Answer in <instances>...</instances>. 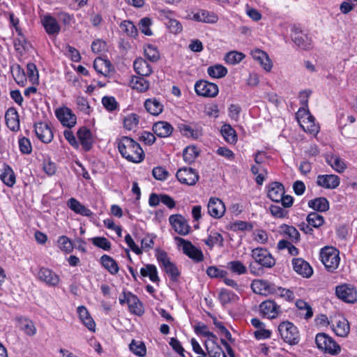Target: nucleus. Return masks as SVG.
Wrapping results in <instances>:
<instances>
[{
  "label": "nucleus",
  "instance_id": "nucleus-1",
  "mask_svg": "<svg viewBox=\"0 0 357 357\" xmlns=\"http://www.w3.org/2000/svg\"><path fill=\"white\" fill-rule=\"evenodd\" d=\"M118 149L123 158L134 163L144 159V152L140 145L130 137L123 136L118 141Z\"/></svg>",
  "mask_w": 357,
  "mask_h": 357
},
{
  "label": "nucleus",
  "instance_id": "nucleus-2",
  "mask_svg": "<svg viewBox=\"0 0 357 357\" xmlns=\"http://www.w3.org/2000/svg\"><path fill=\"white\" fill-rule=\"evenodd\" d=\"M321 261L326 270L333 272L340 264L339 251L333 247H325L320 251Z\"/></svg>",
  "mask_w": 357,
  "mask_h": 357
},
{
  "label": "nucleus",
  "instance_id": "nucleus-3",
  "mask_svg": "<svg viewBox=\"0 0 357 357\" xmlns=\"http://www.w3.org/2000/svg\"><path fill=\"white\" fill-rule=\"evenodd\" d=\"M282 339L290 345H296L300 341V334L297 327L289 321H283L278 326Z\"/></svg>",
  "mask_w": 357,
  "mask_h": 357
},
{
  "label": "nucleus",
  "instance_id": "nucleus-4",
  "mask_svg": "<svg viewBox=\"0 0 357 357\" xmlns=\"http://www.w3.org/2000/svg\"><path fill=\"white\" fill-rule=\"evenodd\" d=\"M315 342L319 349L330 354L335 355L340 352V347L325 333H318Z\"/></svg>",
  "mask_w": 357,
  "mask_h": 357
},
{
  "label": "nucleus",
  "instance_id": "nucleus-5",
  "mask_svg": "<svg viewBox=\"0 0 357 357\" xmlns=\"http://www.w3.org/2000/svg\"><path fill=\"white\" fill-rule=\"evenodd\" d=\"M175 240L178 242V245L182 248L183 253L188 257L197 262L204 260L202 250L194 246L190 241L178 236L175 237Z\"/></svg>",
  "mask_w": 357,
  "mask_h": 357
},
{
  "label": "nucleus",
  "instance_id": "nucleus-6",
  "mask_svg": "<svg viewBox=\"0 0 357 357\" xmlns=\"http://www.w3.org/2000/svg\"><path fill=\"white\" fill-rule=\"evenodd\" d=\"M252 259L265 268H272L275 264V261L271 254L266 250L261 248H257L252 250Z\"/></svg>",
  "mask_w": 357,
  "mask_h": 357
},
{
  "label": "nucleus",
  "instance_id": "nucleus-7",
  "mask_svg": "<svg viewBox=\"0 0 357 357\" xmlns=\"http://www.w3.org/2000/svg\"><path fill=\"white\" fill-rule=\"evenodd\" d=\"M195 90L198 96L211 98L215 97L219 92L218 85L202 79L195 83Z\"/></svg>",
  "mask_w": 357,
  "mask_h": 357
},
{
  "label": "nucleus",
  "instance_id": "nucleus-8",
  "mask_svg": "<svg viewBox=\"0 0 357 357\" xmlns=\"http://www.w3.org/2000/svg\"><path fill=\"white\" fill-rule=\"evenodd\" d=\"M178 181L183 184L194 185L199 180L198 173L191 167L179 169L176 174Z\"/></svg>",
  "mask_w": 357,
  "mask_h": 357
},
{
  "label": "nucleus",
  "instance_id": "nucleus-9",
  "mask_svg": "<svg viewBox=\"0 0 357 357\" xmlns=\"http://www.w3.org/2000/svg\"><path fill=\"white\" fill-rule=\"evenodd\" d=\"M170 225L174 231L181 236L187 235L190 230V227L187 220L180 214L172 215L169 218Z\"/></svg>",
  "mask_w": 357,
  "mask_h": 357
},
{
  "label": "nucleus",
  "instance_id": "nucleus-10",
  "mask_svg": "<svg viewBox=\"0 0 357 357\" xmlns=\"http://www.w3.org/2000/svg\"><path fill=\"white\" fill-rule=\"evenodd\" d=\"M34 130L37 137L43 143H50L54 137L52 128L46 123L38 122L34 124Z\"/></svg>",
  "mask_w": 357,
  "mask_h": 357
},
{
  "label": "nucleus",
  "instance_id": "nucleus-11",
  "mask_svg": "<svg viewBox=\"0 0 357 357\" xmlns=\"http://www.w3.org/2000/svg\"><path fill=\"white\" fill-rule=\"evenodd\" d=\"M335 294L339 298L346 303H354L357 301L356 291L347 284L337 286Z\"/></svg>",
  "mask_w": 357,
  "mask_h": 357
},
{
  "label": "nucleus",
  "instance_id": "nucleus-12",
  "mask_svg": "<svg viewBox=\"0 0 357 357\" xmlns=\"http://www.w3.org/2000/svg\"><path fill=\"white\" fill-rule=\"evenodd\" d=\"M252 290L258 294H273L275 284L265 280H254L251 284Z\"/></svg>",
  "mask_w": 357,
  "mask_h": 357
},
{
  "label": "nucleus",
  "instance_id": "nucleus-13",
  "mask_svg": "<svg viewBox=\"0 0 357 357\" xmlns=\"http://www.w3.org/2000/svg\"><path fill=\"white\" fill-rule=\"evenodd\" d=\"M55 114L61 124L64 126L71 128L76 123V116L73 114L72 111L67 108L63 107L56 110Z\"/></svg>",
  "mask_w": 357,
  "mask_h": 357
},
{
  "label": "nucleus",
  "instance_id": "nucleus-14",
  "mask_svg": "<svg viewBox=\"0 0 357 357\" xmlns=\"http://www.w3.org/2000/svg\"><path fill=\"white\" fill-rule=\"evenodd\" d=\"M261 313L269 319L276 318L280 312V307L274 301L267 300L259 305Z\"/></svg>",
  "mask_w": 357,
  "mask_h": 357
},
{
  "label": "nucleus",
  "instance_id": "nucleus-15",
  "mask_svg": "<svg viewBox=\"0 0 357 357\" xmlns=\"http://www.w3.org/2000/svg\"><path fill=\"white\" fill-rule=\"evenodd\" d=\"M38 279L48 286H56L60 281L59 277L51 269L41 268L38 273Z\"/></svg>",
  "mask_w": 357,
  "mask_h": 357
},
{
  "label": "nucleus",
  "instance_id": "nucleus-16",
  "mask_svg": "<svg viewBox=\"0 0 357 357\" xmlns=\"http://www.w3.org/2000/svg\"><path fill=\"white\" fill-rule=\"evenodd\" d=\"M208 212L214 218H220L225 213V206L218 198H211L208 204Z\"/></svg>",
  "mask_w": 357,
  "mask_h": 357
},
{
  "label": "nucleus",
  "instance_id": "nucleus-17",
  "mask_svg": "<svg viewBox=\"0 0 357 357\" xmlns=\"http://www.w3.org/2000/svg\"><path fill=\"white\" fill-rule=\"evenodd\" d=\"M284 193V188L281 183L272 182L267 186V196L274 202H280Z\"/></svg>",
  "mask_w": 357,
  "mask_h": 357
},
{
  "label": "nucleus",
  "instance_id": "nucleus-18",
  "mask_svg": "<svg viewBox=\"0 0 357 357\" xmlns=\"http://www.w3.org/2000/svg\"><path fill=\"white\" fill-rule=\"evenodd\" d=\"M340 178L334 174L319 175L317 184L326 189H335L340 185Z\"/></svg>",
  "mask_w": 357,
  "mask_h": 357
},
{
  "label": "nucleus",
  "instance_id": "nucleus-19",
  "mask_svg": "<svg viewBox=\"0 0 357 357\" xmlns=\"http://www.w3.org/2000/svg\"><path fill=\"white\" fill-rule=\"evenodd\" d=\"M41 22L48 35H57L60 32V25L57 20L51 15H47L43 16L41 20Z\"/></svg>",
  "mask_w": 357,
  "mask_h": 357
},
{
  "label": "nucleus",
  "instance_id": "nucleus-20",
  "mask_svg": "<svg viewBox=\"0 0 357 357\" xmlns=\"http://www.w3.org/2000/svg\"><path fill=\"white\" fill-rule=\"evenodd\" d=\"M294 270L304 278H310L313 270L310 265L301 258H296L292 260Z\"/></svg>",
  "mask_w": 357,
  "mask_h": 357
},
{
  "label": "nucleus",
  "instance_id": "nucleus-21",
  "mask_svg": "<svg viewBox=\"0 0 357 357\" xmlns=\"http://www.w3.org/2000/svg\"><path fill=\"white\" fill-rule=\"evenodd\" d=\"M78 139L85 151H89L93 146V138L91 131L86 127L80 128L77 131Z\"/></svg>",
  "mask_w": 357,
  "mask_h": 357
},
{
  "label": "nucleus",
  "instance_id": "nucleus-22",
  "mask_svg": "<svg viewBox=\"0 0 357 357\" xmlns=\"http://www.w3.org/2000/svg\"><path fill=\"white\" fill-rule=\"evenodd\" d=\"M291 39L298 47L303 50H310L312 47L311 38L297 29H295L291 34Z\"/></svg>",
  "mask_w": 357,
  "mask_h": 357
},
{
  "label": "nucleus",
  "instance_id": "nucleus-23",
  "mask_svg": "<svg viewBox=\"0 0 357 357\" xmlns=\"http://www.w3.org/2000/svg\"><path fill=\"white\" fill-rule=\"evenodd\" d=\"M5 121L8 128L12 131H17L20 129V119L17 111L13 108H9L5 114Z\"/></svg>",
  "mask_w": 357,
  "mask_h": 357
},
{
  "label": "nucleus",
  "instance_id": "nucleus-24",
  "mask_svg": "<svg viewBox=\"0 0 357 357\" xmlns=\"http://www.w3.org/2000/svg\"><path fill=\"white\" fill-rule=\"evenodd\" d=\"M251 55L255 60L257 61L259 63L261 66L266 71H271L273 67V63L271 59H269L268 54L265 52L259 49H256L251 52Z\"/></svg>",
  "mask_w": 357,
  "mask_h": 357
},
{
  "label": "nucleus",
  "instance_id": "nucleus-25",
  "mask_svg": "<svg viewBox=\"0 0 357 357\" xmlns=\"http://www.w3.org/2000/svg\"><path fill=\"white\" fill-rule=\"evenodd\" d=\"M177 128L183 135L188 137L196 139L202 135V128L195 126L193 127L191 125L181 123L178 124Z\"/></svg>",
  "mask_w": 357,
  "mask_h": 357
},
{
  "label": "nucleus",
  "instance_id": "nucleus-26",
  "mask_svg": "<svg viewBox=\"0 0 357 357\" xmlns=\"http://www.w3.org/2000/svg\"><path fill=\"white\" fill-rule=\"evenodd\" d=\"M93 68L98 73L101 74L104 77H108L113 70L111 62L102 58H96L94 60Z\"/></svg>",
  "mask_w": 357,
  "mask_h": 357
},
{
  "label": "nucleus",
  "instance_id": "nucleus-27",
  "mask_svg": "<svg viewBox=\"0 0 357 357\" xmlns=\"http://www.w3.org/2000/svg\"><path fill=\"white\" fill-rule=\"evenodd\" d=\"M333 330L340 337H347L350 331V326L348 320L342 317L335 320L333 324Z\"/></svg>",
  "mask_w": 357,
  "mask_h": 357
},
{
  "label": "nucleus",
  "instance_id": "nucleus-28",
  "mask_svg": "<svg viewBox=\"0 0 357 357\" xmlns=\"http://www.w3.org/2000/svg\"><path fill=\"white\" fill-rule=\"evenodd\" d=\"M67 205L70 210L77 214L86 217H90L93 215L92 211L89 208L82 204L75 198L72 197L69 199L67 202Z\"/></svg>",
  "mask_w": 357,
  "mask_h": 357
},
{
  "label": "nucleus",
  "instance_id": "nucleus-29",
  "mask_svg": "<svg viewBox=\"0 0 357 357\" xmlns=\"http://www.w3.org/2000/svg\"><path fill=\"white\" fill-rule=\"evenodd\" d=\"M153 131L159 137H167L172 133L173 127L167 121H158L153 124Z\"/></svg>",
  "mask_w": 357,
  "mask_h": 357
},
{
  "label": "nucleus",
  "instance_id": "nucleus-30",
  "mask_svg": "<svg viewBox=\"0 0 357 357\" xmlns=\"http://www.w3.org/2000/svg\"><path fill=\"white\" fill-rule=\"evenodd\" d=\"M128 306L129 311L137 316H141L144 313V308L142 303L137 296L131 292H128Z\"/></svg>",
  "mask_w": 357,
  "mask_h": 357
},
{
  "label": "nucleus",
  "instance_id": "nucleus-31",
  "mask_svg": "<svg viewBox=\"0 0 357 357\" xmlns=\"http://www.w3.org/2000/svg\"><path fill=\"white\" fill-rule=\"evenodd\" d=\"M192 19L197 22L215 23L218 21V16L212 12L206 10H200L193 15Z\"/></svg>",
  "mask_w": 357,
  "mask_h": 357
},
{
  "label": "nucleus",
  "instance_id": "nucleus-32",
  "mask_svg": "<svg viewBox=\"0 0 357 357\" xmlns=\"http://www.w3.org/2000/svg\"><path fill=\"white\" fill-rule=\"evenodd\" d=\"M135 72L140 76H149L152 73V69L147 61L142 58L135 59L133 63Z\"/></svg>",
  "mask_w": 357,
  "mask_h": 357
},
{
  "label": "nucleus",
  "instance_id": "nucleus-33",
  "mask_svg": "<svg viewBox=\"0 0 357 357\" xmlns=\"http://www.w3.org/2000/svg\"><path fill=\"white\" fill-rule=\"evenodd\" d=\"M280 232L284 236L289 238L291 243H297L300 241V234L293 226L285 224L282 225L280 226Z\"/></svg>",
  "mask_w": 357,
  "mask_h": 357
},
{
  "label": "nucleus",
  "instance_id": "nucleus-34",
  "mask_svg": "<svg viewBox=\"0 0 357 357\" xmlns=\"http://www.w3.org/2000/svg\"><path fill=\"white\" fill-rule=\"evenodd\" d=\"M144 107L146 111L153 116H158L162 113L163 105L156 98H149L144 102Z\"/></svg>",
  "mask_w": 357,
  "mask_h": 357
},
{
  "label": "nucleus",
  "instance_id": "nucleus-35",
  "mask_svg": "<svg viewBox=\"0 0 357 357\" xmlns=\"http://www.w3.org/2000/svg\"><path fill=\"white\" fill-rule=\"evenodd\" d=\"M308 206L317 212H326L329 209V202L325 197H321L308 202Z\"/></svg>",
  "mask_w": 357,
  "mask_h": 357
},
{
  "label": "nucleus",
  "instance_id": "nucleus-36",
  "mask_svg": "<svg viewBox=\"0 0 357 357\" xmlns=\"http://www.w3.org/2000/svg\"><path fill=\"white\" fill-rule=\"evenodd\" d=\"M129 84L130 87L139 92H144L149 88V82L144 76H133L131 77Z\"/></svg>",
  "mask_w": 357,
  "mask_h": 357
},
{
  "label": "nucleus",
  "instance_id": "nucleus-37",
  "mask_svg": "<svg viewBox=\"0 0 357 357\" xmlns=\"http://www.w3.org/2000/svg\"><path fill=\"white\" fill-rule=\"evenodd\" d=\"M11 73L15 81L18 85L21 86L26 85V75L24 69L19 64H15L11 66Z\"/></svg>",
  "mask_w": 357,
  "mask_h": 357
},
{
  "label": "nucleus",
  "instance_id": "nucleus-38",
  "mask_svg": "<svg viewBox=\"0 0 357 357\" xmlns=\"http://www.w3.org/2000/svg\"><path fill=\"white\" fill-rule=\"evenodd\" d=\"M100 262L102 266L107 269L112 275H116L119 270L116 261L111 257L104 255L100 258Z\"/></svg>",
  "mask_w": 357,
  "mask_h": 357
},
{
  "label": "nucleus",
  "instance_id": "nucleus-39",
  "mask_svg": "<svg viewBox=\"0 0 357 357\" xmlns=\"http://www.w3.org/2000/svg\"><path fill=\"white\" fill-rule=\"evenodd\" d=\"M0 178L6 185L12 187L15 183V175L13 169L8 165L5 166Z\"/></svg>",
  "mask_w": 357,
  "mask_h": 357
},
{
  "label": "nucleus",
  "instance_id": "nucleus-40",
  "mask_svg": "<svg viewBox=\"0 0 357 357\" xmlns=\"http://www.w3.org/2000/svg\"><path fill=\"white\" fill-rule=\"evenodd\" d=\"M140 273L143 277H149L153 282H158L160 279L158 276L157 268L155 265L147 264L140 269Z\"/></svg>",
  "mask_w": 357,
  "mask_h": 357
},
{
  "label": "nucleus",
  "instance_id": "nucleus-41",
  "mask_svg": "<svg viewBox=\"0 0 357 357\" xmlns=\"http://www.w3.org/2000/svg\"><path fill=\"white\" fill-rule=\"evenodd\" d=\"M208 75L213 78L220 79L227 74V69L220 64L209 66L207 69Z\"/></svg>",
  "mask_w": 357,
  "mask_h": 357
},
{
  "label": "nucleus",
  "instance_id": "nucleus-42",
  "mask_svg": "<svg viewBox=\"0 0 357 357\" xmlns=\"http://www.w3.org/2000/svg\"><path fill=\"white\" fill-rule=\"evenodd\" d=\"M221 133L225 139L229 144H234L237 141L235 130L230 125H224L221 128Z\"/></svg>",
  "mask_w": 357,
  "mask_h": 357
},
{
  "label": "nucleus",
  "instance_id": "nucleus-43",
  "mask_svg": "<svg viewBox=\"0 0 357 357\" xmlns=\"http://www.w3.org/2000/svg\"><path fill=\"white\" fill-rule=\"evenodd\" d=\"M224 238L222 236L216 231H211L207 239L204 240L205 244L209 248H213L215 245H223Z\"/></svg>",
  "mask_w": 357,
  "mask_h": 357
},
{
  "label": "nucleus",
  "instance_id": "nucleus-44",
  "mask_svg": "<svg viewBox=\"0 0 357 357\" xmlns=\"http://www.w3.org/2000/svg\"><path fill=\"white\" fill-rule=\"evenodd\" d=\"M306 221L312 227L319 228L324 225V218L317 212H311L307 215Z\"/></svg>",
  "mask_w": 357,
  "mask_h": 357
},
{
  "label": "nucleus",
  "instance_id": "nucleus-45",
  "mask_svg": "<svg viewBox=\"0 0 357 357\" xmlns=\"http://www.w3.org/2000/svg\"><path fill=\"white\" fill-rule=\"evenodd\" d=\"M130 350L136 356L143 357L146 354V349L144 343L141 341L133 340L129 344Z\"/></svg>",
  "mask_w": 357,
  "mask_h": 357
},
{
  "label": "nucleus",
  "instance_id": "nucleus-46",
  "mask_svg": "<svg viewBox=\"0 0 357 357\" xmlns=\"http://www.w3.org/2000/svg\"><path fill=\"white\" fill-rule=\"evenodd\" d=\"M20 328L29 336H33L36 333V328L32 321L26 319L20 320Z\"/></svg>",
  "mask_w": 357,
  "mask_h": 357
},
{
  "label": "nucleus",
  "instance_id": "nucleus-47",
  "mask_svg": "<svg viewBox=\"0 0 357 357\" xmlns=\"http://www.w3.org/2000/svg\"><path fill=\"white\" fill-rule=\"evenodd\" d=\"M219 299L223 305L236 301L238 297L232 291L223 289L219 294Z\"/></svg>",
  "mask_w": 357,
  "mask_h": 357
},
{
  "label": "nucleus",
  "instance_id": "nucleus-48",
  "mask_svg": "<svg viewBox=\"0 0 357 357\" xmlns=\"http://www.w3.org/2000/svg\"><path fill=\"white\" fill-rule=\"evenodd\" d=\"M227 268L233 273L237 275H243L246 273V266L240 261L235 260L229 261L227 264Z\"/></svg>",
  "mask_w": 357,
  "mask_h": 357
},
{
  "label": "nucleus",
  "instance_id": "nucleus-49",
  "mask_svg": "<svg viewBox=\"0 0 357 357\" xmlns=\"http://www.w3.org/2000/svg\"><path fill=\"white\" fill-rule=\"evenodd\" d=\"M296 305L301 311V314L304 315L305 319H308L313 315L311 306L305 301L299 299L296 301Z\"/></svg>",
  "mask_w": 357,
  "mask_h": 357
},
{
  "label": "nucleus",
  "instance_id": "nucleus-50",
  "mask_svg": "<svg viewBox=\"0 0 357 357\" xmlns=\"http://www.w3.org/2000/svg\"><path fill=\"white\" fill-rule=\"evenodd\" d=\"M139 124V116L136 114H130L123 120V126L128 130H135Z\"/></svg>",
  "mask_w": 357,
  "mask_h": 357
},
{
  "label": "nucleus",
  "instance_id": "nucleus-51",
  "mask_svg": "<svg viewBox=\"0 0 357 357\" xmlns=\"http://www.w3.org/2000/svg\"><path fill=\"white\" fill-rule=\"evenodd\" d=\"M244 58L245 55L243 53L236 51H231L225 55V60L227 63L234 65L240 63Z\"/></svg>",
  "mask_w": 357,
  "mask_h": 357
},
{
  "label": "nucleus",
  "instance_id": "nucleus-52",
  "mask_svg": "<svg viewBox=\"0 0 357 357\" xmlns=\"http://www.w3.org/2000/svg\"><path fill=\"white\" fill-rule=\"evenodd\" d=\"M299 125L306 132L313 135H316L319 132V128L315 123V121H305V120H299Z\"/></svg>",
  "mask_w": 357,
  "mask_h": 357
},
{
  "label": "nucleus",
  "instance_id": "nucleus-53",
  "mask_svg": "<svg viewBox=\"0 0 357 357\" xmlns=\"http://www.w3.org/2000/svg\"><path fill=\"white\" fill-rule=\"evenodd\" d=\"M292 243H291L287 240L282 239L278 242V248L279 250L287 249L289 253L291 255L296 256L298 255V250Z\"/></svg>",
  "mask_w": 357,
  "mask_h": 357
},
{
  "label": "nucleus",
  "instance_id": "nucleus-54",
  "mask_svg": "<svg viewBox=\"0 0 357 357\" xmlns=\"http://www.w3.org/2000/svg\"><path fill=\"white\" fill-rule=\"evenodd\" d=\"M144 55L147 59L152 62L157 61L160 58L158 49L152 45H149L144 48Z\"/></svg>",
  "mask_w": 357,
  "mask_h": 357
},
{
  "label": "nucleus",
  "instance_id": "nucleus-55",
  "mask_svg": "<svg viewBox=\"0 0 357 357\" xmlns=\"http://www.w3.org/2000/svg\"><path fill=\"white\" fill-rule=\"evenodd\" d=\"M162 267L164 268L165 271L167 273V274L169 275L170 279L172 281H177L180 275V272L178 271L176 266L174 263L170 261L169 263L167 264Z\"/></svg>",
  "mask_w": 357,
  "mask_h": 357
},
{
  "label": "nucleus",
  "instance_id": "nucleus-56",
  "mask_svg": "<svg viewBox=\"0 0 357 357\" xmlns=\"http://www.w3.org/2000/svg\"><path fill=\"white\" fill-rule=\"evenodd\" d=\"M57 243L59 248L67 253L71 252L73 250V243L66 236H60Z\"/></svg>",
  "mask_w": 357,
  "mask_h": 357
},
{
  "label": "nucleus",
  "instance_id": "nucleus-57",
  "mask_svg": "<svg viewBox=\"0 0 357 357\" xmlns=\"http://www.w3.org/2000/svg\"><path fill=\"white\" fill-rule=\"evenodd\" d=\"M273 294H276L288 301H291L294 299V294L292 291L280 287H276L275 285Z\"/></svg>",
  "mask_w": 357,
  "mask_h": 357
},
{
  "label": "nucleus",
  "instance_id": "nucleus-58",
  "mask_svg": "<svg viewBox=\"0 0 357 357\" xmlns=\"http://www.w3.org/2000/svg\"><path fill=\"white\" fill-rule=\"evenodd\" d=\"M120 27L123 31L130 36L135 37L137 35V29L130 21H123L121 23Z\"/></svg>",
  "mask_w": 357,
  "mask_h": 357
},
{
  "label": "nucleus",
  "instance_id": "nucleus-59",
  "mask_svg": "<svg viewBox=\"0 0 357 357\" xmlns=\"http://www.w3.org/2000/svg\"><path fill=\"white\" fill-rule=\"evenodd\" d=\"M195 332L196 333V334L202 335L204 337H212L213 339L217 338L216 336L208 330V326L202 323H198L195 326Z\"/></svg>",
  "mask_w": 357,
  "mask_h": 357
},
{
  "label": "nucleus",
  "instance_id": "nucleus-60",
  "mask_svg": "<svg viewBox=\"0 0 357 357\" xmlns=\"http://www.w3.org/2000/svg\"><path fill=\"white\" fill-rule=\"evenodd\" d=\"M198 155V152L196 147L188 146L186 147L183 153V159L186 162L191 163Z\"/></svg>",
  "mask_w": 357,
  "mask_h": 357
},
{
  "label": "nucleus",
  "instance_id": "nucleus-61",
  "mask_svg": "<svg viewBox=\"0 0 357 357\" xmlns=\"http://www.w3.org/2000/svg\"><path fill=\"white\" fill-rule=\"evenodd\" d=\"M92 243L104 250H109L111 249V243L105 237H94L91 239Z\"/></svg>",
  "mask_w": 357,
  "mask_h": 357
},
{
  "label": "nucleus",
  "instance_id": "nucleus-62",
  "mask_svg": "<svg viewBox=\"0 0 357 357\" xmlns=\"http://www.w3.org/2000/svg\"><path fill=\"white\" fill-rule=\"evenodd\" d=\"M102 103L105 108L109 112L117 109L119 104L112 96H105L102 99Z\"/></svg>",
  "mask_w": 357,
  "mask_h": 357
},
{
  "label": "nucleus",
  "instance_id": "nucleus-63",
  "mask_svg": "<svg viewBox=\"0 0 357 357\" xmlns=\"http://www.w3.org/2000/svg\"><path fill=\"white\" fill-rule=\"evenodd\" d=\"M26 74L31 82L35 83L38 82V72L36 66L33 63H27Z\"/></svg>",
  "mask_w": 357,
  "mask_h": 357
},
{
  "label": "nucleus",
  "instance_id": "nucleus-64",
  "mask_svg": "<svg viewBox=\"0 0 357 357\" xmlns=\"http://www.w3.org/2000/svg\"><path fill=\"white\" fill-rule=\"evenodd\" d=\"M152 175L156 180L165 181L169 176V173L164 167L158 166L153 169Z\"/></svg>",
  "mask_w": 357,
  "mask_h": 357
}]
</instances>
